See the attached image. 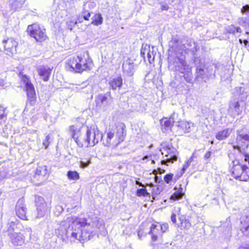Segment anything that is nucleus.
Instances as JSON below:
<instances>
[{
  "instance_id": "f257e3e1",
  "label": "nucleus",
  "mask_w": 249,
  "mask_h": 249,
  "mask_svg": "<svg viewBox=\"0 0 249 249\" xmlns=\"http://www.w3.org/2000/svg\"><path fill=\"white\" fill-rule=\"evenodd\" d=\"M103 224V220L95 215L83 218L69 217L61 222L55 230V234L66 243L75 240L87 241L97 234Z\"/></svg>"
},
{
  "instance_id": "f03ea898",
  "label": "nucleus",
  "mask_w": 249,
  "mask_h": 249,
  "mask_svg": "<svg viewBox=\"0 0 249 249\" xmlns=\"http://www.w3.org/2000/svg\"><path fill=\"white\" fill-rule=\"evenodd\" d=\"M181 44L172 46L169 50V68L174 71L184 73V80L188 83L192 82V74L189 71L190 68L185 61V50Z\"/></svg>"
},
{
  "instance_id": "7ed1b4c3",
  "label": "nucleus",
  "mask_w": 249,
  "mask_h": 249,
  "mask_svg": "<svg viewBox=\"0 0 249 249\" xmlns=\"http://www.w3.org/2000/svg\"><path fill=\"white\" fill-rule=\"evenodd\" d=\"M92 61L88 52L73 56L69 58L66 62V68L68 71L82 73L90 70Z\"/></svg>"
},
{
  "instance_id": "20e7f679",
  "label": "nucleus",
  "mask_w": 249,
  "mask_h": 249,
  "mask_svg": "<svg viewBox=\"0 0 249 249\" xmlns=\"http://www.w3.org/2000/svg\"><path fill=\"white\" fill-rule=\"evenodd\" d=\"M125 126L124 124H120L115 128L107 132L106 141L103 142L105 146L114 148L124 141L125 135L124 131Z\"/></svg>"
},
{
  "instance_id": "39448f33",
  "label": "nucleus",
  "mask_w": 249,
  "mask_h": 249,
  "mask_svg": "<svg viewBox=\"0 0 249 249\" xmlns=\"http://www.w3.org/2000/svg\"><path fill=\"white\" fill-rule=\"evenodd\" d=\"M241 93L238 98L232 99L229 103L228 112L233 117L241 115L244 109L245 101L248 96L246 92H244V89L239 88Z\"/></svg>"
},
{
  "instance_id": "423d86ee",
  "label": "nucleus",
  "mask_w": 249,
  "mask_h": 249,
  "mask_svg": "<svg viewBox=\"0 0 249 249\" xmlns=\"http://www.w3.org/2000/svg\"><path fill=\"white\" fill-rule=\"evenodd\" d=\"M27 32L30 36L34 38L37 42H42L48 38L46 29L43 26L37 23L29 25Z\"/></svg>"
},
{
  "instance_id": "0eeeda50",
  "label": "nucleus",
  "mask_w": 249,
  "mask_h": 249,
  "mask_svg": "<svg viewBox=\"0 0 249 249\" xmlns=\"http://www.w3.org/2000/svg\"><path fill=\"white\" fill-rule=\"evenodd\" d=\"M103 138L102 133L96 127H87L86 138L84 139L86 146H93L97 143Z\"/></svg>"
},
{
  "instance_id": "6e6552de",
  "label": "nucleus",
  "mask_w": 249,
  "mask_h": 249,
  "mask_svg": "<svg viewBox=\"0 0 249 249\" xmlns=\"http://www.w3.org/2000/svg\"><path fill=\"white\" fill-rule=\"evenodd\" d=\"M160 151L162 155L166 157V159L161 161L162 164L168 165V163H173L177 160L178 152L172 145L168 144L163 146Z\"/></svg>"
},
{
  "instance_id": "1a4fd4ad",
  "label": "nucleus",
  "mask_w": 249,
  "mask_h": 249,
  "mask_svg": "<svg viewBox=\"0 0 249 249\" xmlns=\"http://www.w3.org/2000/svg\"><path fill=\"white\" fill-rule=\"evenodd\" d=\"M236 142L239 145L246 148L248 146L247 142H249V126L243 127L236 131Z\"/></svg>"
},
{
  "instance_id": "9d476101",
  "label": "nucleus",
  "mask_w": 249,
  "mask_h": 249,
  "mask_svg": "<svg viewBox=\"0 0 249 249\" xmlns=\"http://www.w3.org/2000/svg\"><path fill=\"white\" fill-rule=\"evenodd\" d=\"M2 43L6 53L9 56L13 55L16 53L18 43L13 38H9L3 40Z\"/></svg>"
},
{
  "instance_id": "9b49d317",
  "label": "nucleus",
  "mask_w": 249,
  "mask_h": 249,
  "mask_svg": "<svg viewBox=\"0 0 249 249\" xmlns=\"http://www.w3.org/2000/svg\"><path fill=\"white\" fill-rule=\"evenodd\" d=\"M36 210L37 212V217H42L45 214L47 205L45 202L44 198L40 196L36 197Z\"/></svg>"
},
{
  "instance_id": "f8f14e48",
  "label": "nucleus",
  "mask_w": 249,
  "mask_h": 249,
  "mask_svg": "<svg viewBox=\"0 0 249 249\" xmlns=\"http://www.w3.org/2000/svg\"><path fill=\"white\" fill-rule=\"evenodd\" d=\"M16 213L17 216L21 219L27 220V208L24 204L23 198L19 199L16 206Z\"/></svg>"
},
{
  "instance_id": "ddd939ff",
  "label": "nucleus",
  "mask_w": 249,
  "mask_h": 249,
  "mask_svg": "<svg viewBox=\"0 0 249 249\" xmlns=\"http://www.w3.org/2000/svg\"><path fill=\"white\" fill-rule=\"evenodd\" d=\"M10 241L14 246H21L25 243V237L20 232H12L8 234Z\"/></svg>"
},
{
  "instance_id": "4468645a",
  "label": "nucleus",
  "mask_w": 249,
  "mask_h": 249,
  "mask_svg": "<svg viewBox=\"0 0 249 249\" xmlns=\"http://www.w3.org/2000/svg\"><path fill=\"white\" fill-rule=\"evenodd\" d=\"M22 81L25 84L28 98L33 100H34L36 98V94L33 85L27 76L25 75L23 77Z\"/></svg>"
},
{
  "instance_id": "2eb2a0df",
  "label": "nucleus",
  "mask_w": 249,
  "mask_h": 249,
  "mask_svg": "<svg viewBox=\"0 0 249 249\" xmlns=\"http://www.w3.org/2000/svg\"><path fill=\"white\" fill-rule=\"evenodd\" d=\"M22 81L25 84L28 98L33 100H34L36 98V94L33 85L27 76L25 75L23 77Z\"/></svg>"
},
{
  "instance_id": "dca6fc26",
  "label": "nucleus",
  "mask_w": 249,
  "mask_h": 249,
  "mask_svg": "<svg viewBox=\"0 0 249 249\" xmlns=\"http://www.w3.org/2000/svg\"><path fill=\"white\" fill-rule=\"evenodd\" d=\"M37 71L43 80L48 81L49 79L52 70L48 66H42L37 69Z\"/></svg>"
},
{
  "instance_id": "f3484780",
  "label": "nucleus",
  "mask_w": 249,
  "mask_h": 249,
  "mask_svg": "<svg viewBox=\"0 0 249 249\" xmlns=\"http://www.w3.org/2000/svg\"><path fill=\"white\" fill-rule=\"evenodd\" d=\"M149 234L151 235V239L153 241H157L162 237V233L157 224H153L151 225Z\"/></svg>"
},
{
  "instance_id": "a211bd4d",
  "label": "nucleus",
  "mask_w": 249,
  "mask_h": 249,
  "mask_svg": "<svg viewBox=\"0 0 249 249\" xmlns=\"http://www.w3.org/2000/svg\"><path fill=\"white\" fill-rule=\"evenodd\" d=\"M70 131L71 133V136L80 147L83 146V144L79 140L80 135V129L74 125H71L70 127Z\"/></svg>"
},
{
  "instance_id": "6ab92c4d",
  "label": "nucleus",
  "mask_w": 249,
  "mask_h": 249,
  "mask_svg": "<svg viewBox=\"0 0 249 249\" xmlns=\"http://www.w3.org/2000/svg\"><path fill=\"white\" fill-rule=\"evenodd\" d=\"M122 68L124 72L130 75H132L134 71L133 61L130 59H127L123 63Z\"/></svg>"
},
{
  "instance_id": "aec40b11",
  "label": "nucleus",
  "mask_w": 249,
  "mask_h": 249,
  "mask_svg": "<svg viewBox=\"0 0 249 249\" xmlns=\"http://www.w3.org/2000/svg\"><path fill=\"white\" fill-rule=\"evenodd\" d=\"M246 168H247L246 165L235 164L234 161L232 167V174L234 178L238 179L241 174L243 173V170H245Z\"/></svg>"
},
{
  "instance_id": "412c9836",
  "label": "nucleus",
  "mask_w": 249,
  "mask_h": 249,
  "mask_svg": "<svg viewBox=\"0 0 249 249\" xmlns=\"http://www.w3.org/2000/svg\"><path fill=\"white\" fill-rule=\"evenodd\" d=\"M232 129L228 128L218 131L215 135L216 139L222 141L226 139L231 134Z\"/></svg>"
},
{
  "instance_id": "4be33fe9",
  "label": "nucleus",
  "mask_w": 249,
  "mask_h": 249,
  "mask_svg": "<svg viewBox=\"0 0 249 249\" xmlns=\"http://www.w3.org/2000/svg\"><path fill=\"white\" fill-rule=\"evenodd\" d=\"M123 84V80L121 77H117L112 79L109 82V85L110 88L113 90H115L117 88L120 89Z\"/></svg>"
},
{
  "instance_id": "5701e85b",
  "label": "nucleus",
  "mask_w": 249,
  "mask_h": 249,
  "mask_svg": "<svg viewBox=\"0 0 249 249\" xmlns=\"http://www.w3.org/2000/svg\"><path fill=\"white\" fill-rule=\"evenodd\" d=\"M179 219L180 222V226L181 227L186 230L189 229L191 228L192 225L191 223L186 215H180L179 217Z\"/></svg>"
},
{
  "instance_id": "b1692460",
  "label": "nucleus",
  "mask_w": 249,
  "mask_h": 249,
  "mask_svg": "<svg viewBox=\"0 0 249 249\" xmlns=\"http://www.w3.org/2000/svg\"><path fill=\"white\" fill-rule=\"evenodd\" d=\"M174 122L172 115L169 119L165 118L160 120L161 125L164 126L167 129L171 128Z\"/></svg>"
},
{
  "instance_id": "393cba45",
  "label": "nucleus",
  "mask_w": 249,
  "mask_h": 249,
  "mask_svg": "<svg viewBox=\"0 0 249 249\" xmlns=\"http://www.w3.org/2000/svg\"><path fill=\"white\" fill-rule=\"evenodd\" d=\"M92 24L98 26L103 23V18L101 14H97L92 18Z\"/></svg>"
},
{
  "instance_id": "a878e982",
  "label": "nucleus",
  "mask_w": 249,
  "mask_h": 249,
  "mask_svg": "<svg viewBox=\"0 0 249 249\" xmlns=\"http://www.w3.org/2000/svg\"><path fill=\"white\" fill-rule=\"evenodd\" d=\"M150 49V46L147 44H142V46L141 50V55L144 61H145L146 56L147 57V55L149 53Z\"/></svg>"
},
{
  "instance_id": "bb28decb",
  "label": "nucleus",
  "mask_w": 249,
  "mask_h": 249,
  "mask_svg": "<svg viewBox=\"0 0 249 249\" xmlns=\"http://www.w3.org/2000/svg\"><path fill=\"white\" fill-rule=\"evenodd\" d=\"M178 126H180L185 132H189L190 130L191 126L193 124L191 123H188L186 121H181L178 123Z\"/></svg>"
},
{
  "instance_id": "cd10ccee",
  "label": "nucleus",
  "mask_w": 249,
  "mask_h": 249,
  "mask_svg": "<svg viewBox=\"0 0 249 249\" xmlns=\"http://www.w3.org/2000/svg\"><path fill=\"white\" fill-rule=\"evenodd\" d=\"M226 31L230 34L235 35L236 33H241L242 30L239 27H235L233 25H231L227 28Z\"/></svg>"
},
{
  "instance_id": "c85d7f7f",
  "label": "nucleus",
  "mask_w": 249,
  "mask_h": 249,
  "mask_svg": "<svg viewBox=\"0 0 249 249\" xmlns=\"http://www.w3.org/2000/svg\"><path fill=\"white\" fill-rule=\"evenodd\" d=\"M238 179L244 181L249 179V168L247 167L245 170H243V173L241 174Z\"/></svg>"
},
{
  "instance_id": "c756f323",
  "label": "nucleus",
  "mask_w": 249,
  "mask_h": 249,
  "mask_svg": "<svg viewBox=\"0 0 249 249\" xmlns=\"http://www.w3.org/2000/svg\"><path fill=\"white\" fill-rule=\"evenodd\" d=\"M67 177L69 179L77 180L79 179V173L75 171H69L67 173Z\"/></svg>"
},
{
  "instance_id": "7c9ffc66",
  "label": "nucleus",
  "mask_w": 249,
  "mask_h": 249,
  "mask_svg": "<svg viewBox=\"0 0 249 249\" xmlns=\"http://www.w3.org/2000/svg\"><path fill=\"white\" fill-rule=\"evenodd\" d=\"M182 191L183 189L182 188H179L177 192L174 193L171 196V198L175 200L181 199L183 196Z\"/></svg>"
},
{
  "instance_id": "2f4dec72",
  "label": "nucleus",
  "mask_w": 249,
  "mask_h": 249,
  "mask_svg": "<svg viewBox=\"0 0 249 249\" xmlns=\"http://www.w3.org/2000/svg\"><path fill=\"white\" fill-rule=\"evenodd\" d=\"M98 102H100L102 105L107 106L108 104V100L105 94H99L97 98Z\"/></svg>"
},
{
  "instance_id": "473e14b6",
  "label": "nucleus",
  "mask_w": 249,
  "mask_h": 249,
  "mask_svg": "<svg viewBox=\"0 0 249 249\" xmlns=\"http://www.w3.org/2000/svg\"><path fill=\"white\" fill-rule=\"evenodd\" d=\"M156 52L154 50V48L152 47L149 51V53L147 55V59L149 63L152 64L154 61L155 56L156 54Z\"/></svg>"
},
{
  "instance_id": "72a5a7b5",
  "label": "nucleus",
  "mask_w": 249,
  "mask_h": 249,
  "mask_svg": "<svg viewBox=\"0 0 249 249\" xmlns=\"http://www.w3.org/2000/svg\"><path fill=\"white\" fill-rule=\"evenodd\" d=\"M216 68V66H214L213 65L207 67L206 69L207 73H206V75L207 77H214L215 76V70H213V68Z\"/></svg>"
},
{
  "instance_id": "f704fd0d",
  "label": "nucleus",
  "mask_w": 249,
  "mask_h": 249,
  "mask_svg": "<svg viewBox=\"0 0 249 249\" xmlns=\"http://www.w3.org/2000/svg\"><path fill=\"white\" fill-rule=\"evenodd\" d=\"M156 224H157V226L162 234L168 231L169 227L167 223L160 224L159 223H157Z\"/></svg>"
},
{
  "instance_id": "c9c22d12",
  "label": "nucleus",
  "mask_w": 249,
  "mask_h": 249,
  "mask_svg": "<svg viewBox=\"0 0 249 249\" xmlns=\"http://www.w3.org/2000/svg\"><path fill=\"white\" fill-rule=\"evenodd\" d=\"M136 195L138 196H147L149 195V193L147 192L145 188L138 189L136 192Z\"/></svg>"
},
{
  "instance_id": "e433bc0d",
  "label": "nucleus",
  "mask_w": 249,
  "mask_h": 249,
  "mask_svg": "<svg viewBox=\"0 0 249 249\" xmlns=\"http://www.w3.org/2000/svg\"><path fill=\"white\" fill-rule=\"evenodd\" d=\"M205 72L204 70L202 69L201 67H197L196 68V77H200L201 78L203 79L204 78Z\"/></svg>"
},
{
  "instance_id": "4c0bfd02",
  "label": "nucleus",
  "mask_w": 249,
  "mask_h": 249,
  "mask_svg": "<svg viewBox=\"0 0 249 249\" xmlns=\"http://www.w3.org/2000/svg\"><path fill=\"white\" fill-rule=\"evenodd\" d=\"M173 177V174H167L164 177V180L167 183H169L172 179Z\"/></svg>"
},
{
  "instance_id": "58836bf2",
  "label": "nucleus",
  "mask_w": 249,
  "mask_h": 249,
  "mask_svg": "<svg viewBox=\"0 0 249 249\" xmlns=\"http://www.w3.org/2000/svg\"><path fill=\"white\" fill-rule=\"evenodd\" d=\"M82 17L84 19L86 20H89V18L90 17V13L88 11H84L82 14Z\"/></svg>"
},
{
  "instance_id": "ea45409f",
  "label": "nucleus",
  "mask_w": 249,
  "mask_h": 249,
  "mask_svg": "<svg viewBox=\"0 0 249 249\" xmlns=\"http://www.w3.org/2000/svg\"><path fill=\"white\" fill-rule=\"evenodd\" d=\"M50 139V137L49 135H48L46 136L45 139L43 141V145L47 148L50 144L49 140Z\"/></svg>"
},
{
  "instance_id": "a19ab883",
  "label": "nucleus",
  "mask_w": 249,
  "mask_h": 249,
  "mask_svg": "<svg viewBox=\"0 0 249 249\" xmlns=\"http://www.w3.org/2000/svg\"><path fill=\"white\" fill-rule=\"evenodd\" d=\"M241 12L243 14H245L249 12V5H245L241 9Z\"/></svg>"
},
{
  "instance_id": "79ce46f5",
  "label": "nucleus",
  "mask_w": 249,
  "mask_h": 249,
  "mask_svg": "<svg viewBox=\"0 0 249 249\" xmlns=\"http://www.w3.org/2000/svg\"><path fill=\"white\" fill-rule=\"evenodd\" d=\"M55 209L58 211L57 214H60L63 211V209L62 206L57 205L55 207Z\"/></svg>"
},
{
  "instance_id": "37998d69",
  "label": "nucleus",
  "mask_w": 249,
  "mask_h": 249,
  "mask_svg": "<svg viewBox=\"0 0 249 249\" xmlns=\"http://www.w3.org/2000/svg\"><path fill=\"white\" fill-rule=\"evenodd\" d=\"M89 163L90 162H85L84 161H81L80 162V166L82 168H85L88 166L89 165Z\"/></svg>"
},
{
  "instance_id": "c03bdc74",
  "label": "nucleus",
  "mask_w": 249,
  "mask_h": 249,
  "mask_svg": "<svg viewBox=\"0 0 249 249\" xmlns=\"http://www.w3.org/2000/svg\"><path fill=\"white\" fill-rule=\"evenodd\" d=\"M6 116L5 114L4 108L0 105V117Z\"/></svg>"
},
{
  "instance_id": "a18cd8bd",
  "label": "nucleus",
  "mask_w": 249,
  "mask_h": 249,
  "mask_svg": "<svg viewBox=\"0 0 249 249\" xmlns=\"http://www.w3.org/2000/svg\"><path fill=\"white\" fill-rule=\"evenodd\" d=\"M83 18L82 17V15L81 16L79 15V17L77 18L76 21H75V24H77L78 22L81 23L83 22Z\"/></svg>"
},
{
  "instance_id": "49530a36",
  "label": "nucleus",
  "mask_w": 249,
  "mask_h": 249,
  "mask_svg": "<svg viewBox=\"0 0 249 249\" xmlns=\"http://www.w3.org/2000/svg\"><path fill=\"white\" fill-rule=\"evenodd\" d=\"M42 167H39L36 169V175H42L43 174L42 173L41 169H42Z\"/></svg>"
},
{
  "instance_id": "de8ad7c7",
  "label": "nucleus",
  "mask_w": 249,
  "mask_h": 249,
  "mask_svg": "<svg viewBox=\"0 0 249 249\" xmlns=\"http://www.w3.org/2000/svg\"><path fill=\"white\" fill-rule=\"evenodd\" d=\"M171 221L173 223H175L176 222V215L174 213H173L171 215Z\"/></svg>"
},
{
  "instance_id": "09e8293b",
  "label": "nucleus",
  "mask_w": 249,
  "mask_h": 249,
  "mask_svg": "<svg viewBox=\"0 0 249 249\" xmlns=\"http://www.w3.org/2000/svg\"><path fill=\"white\" fill-rule=\"evenodd\" d=\"M211 152L210 151H207L205 153V154L204 155V158H205V159H208L211 157Z\"/></svg>"
},
{
  "instance_id": "8fccbe9b",
  "label": "nucleus",
  "mask_w": 249,
  "mask_h": 249,
  "mask_svg": "<svg viewBox=\"0 0 249 249\" xmlns=\"http://www.w3.org/2000/svg\"><path fill=\"white\" fill-rule=\"evenodd\" d=\"M6 116L0 117V125L5 121Z\"/></svg>"
},
{
  "instance_id": "3c124183",
  "label": "nucleus",
  "mask_w": 249,
  "mask_h": 249,
  "mask_svg": "<svg viewBox=\"0 0 249 249\" xmlns=\"http://www.w3.org/2000/svg\"><path fill=\"white\" fill-rule=\"evenodd\" d=\"M189 166L188 164L185 163L182 169V171L183 172H184V171L186 170V169Z\"/></svg>"
},
{
  "instance_id": "603ef678",
  "label": "nucleus",
  "mask_w": 249,
  "mask_h": 249,
  "mask_svg": "<svg viewBox=\"0 0 249 249\" xmlns=\"http://www.w3.org/2000/svg\"><path fill=\"white\" fill-rule=\"evenodd\" d=\"M245 160L246 161H248V164L249 165V154L245 155Z\"/></svg>"
},
{
  "instance_id": "864d4df0",
  "label": "nucleus",
  "mask_w": 249,
  "mask_h": 249,
  "mask_svg": "<svg viewBox=\"0 0 249 249\" xmlns=\"http://www.w3.org/2000/svg\"><path fill=\"white\" fill-rule=\"evenodd\" d=\"M169 8L168 6L165 5H162L161 6V10H167Z\"/></svg>"
},
{
  "instance_id": "5fc2aeb1",
  "label": "nucleus",
  "mask_w": 249,
  "mask_h": 249,
  "mask_svg": "<svg viewBox=\"0 0 249 249\" xmlns=\"http://www.w3.org/2000/svg\"><path fill=\"white\" fill-rule=\"evenodd\" d=\"M18 2L17 1H15L14 3H12L11 4V7L12 9H14L15 10H16L17 9V7L16 6H15V4H16L17 3H18Z\"/></svg>"
},
{
  "instance_id": "6e6d98bb",
  "label": "nucleus",
  "mask_w": 249,
  "mask_h": 249,
  "mask_svg": "<svg viewBox=\"0 0 249 249\" xmlns=\"http://www.w3.org/2000/svg\"><path fill=\"white\" fill-rule=\"evenodd\" d=\"M193 157H191L185 163L188 164L189 165H190V163L193 161Z\"/></svg>"
},
{
  "instance_id": "4d7b16f0",
  "label": "nucleus",
  "mask_w": 249,
  "mask_h": 249,
  "mask_svg": "<svg viewBox=\"0 0 249 249\" xmlns=\"http://www.w3.org/2000/svg\"><path fill=\"white\" fill-rule=\"evenodd\" d=\"M193 157H191L185 163L188 164L189 165H190V163L193 161Z\"/></svg>"
},
{
  "instance_id": "13d9d810",
  "label": "nucleus",
  "mask_w": 249,
  "mask_h": 249,
  "mask_svg": "<svg viewBox=\"0 0 249 249\" xmlns=\"http://www.w3.org/2000/svg\"><path fill=\"white\" fill-rule=\"evenodd\" d=\"M193 157H191L185 163L188 164L189 165H190V163L193 161Z\"/></svg>"
},
{
  "instance_id": "bf43d9fd",
  "label": "nucleus",
  "mask_w": 249,
  "mask_h": 249,
  "mask_svg": "<svg viewBox=\"0 0 249 249\" xmlns=\"http://www.w3.org/2000/svg\"><path fill=\"white\" fill-rule=\"evenodd\" d=\"M4 85H5L4 80L2 78H0V87L4 86Z\"/></svg>"
},
{
  "instance_id": "052dcab7",
  "label": "nucleus",
  "mask_w": 249,
  "mask_h": 249,
  "mask_svg": "<svg viewBox=\"0 0 249 249\" xmlns=\"http://www.w3.org/2000/svg\"><path fill=\"white\" fill-rule=\"evenodd\" d=\"M239 249H249V246H242L240 247Z\"/></svg>"
},
{
  "instance_id": "680f3d73",
  "label": "nucleus",
  "mask_w": 249,
  "mask_h": 249,
  "mask_svg": "<svg viewBox=\"0 0 249 249\" xmlns=\"http://www.w3.org/2000/svg\"><path fill=\"white\" fill-rule=\"evenodd\" d=\"M243 43L244 44L245 46H247L249 43V42L247 40L245 39L243 40Z\"/></svg>"
},
{
  "instance_id": "e2e57ef3",
  "label": "nucleus",
  "mask_w": 249,
  "mask_h": 249,
  "mask_svg": "<svg viewBox=\"0 0 249 249\" xmlns=\"http://www.w3.org/2000/svg\"><path fill=\"white\" fill-rule=\"evenodd\" d=\"M136 184L137 185H139V186H142L143 185L142 184V183L140 182H139V181H136Z\"/></svg>"
},
{
  "instance_id": "0e129e2a",
  "label": "nucleus",
  "mask_w": 249,
  "mask_h": 249,
  "mask_svg": "<svg viewBox=\"0 0 249 249\" xmlns=\"http://www.w3.org/2000/svg\"><path fill=\"white\" fill-rule=\"evenodd\" d=\"M245 22H247L249 24V16L245 18Z\"/></svg>"
},
{
  "instance_id": "69168bd1",
  "label": "nucleus",
  "mask_w": 249,
  "mask_h": 249,
  "mask_svg": "<svg viewBox=\"0 0 249 249\" xmlns=\"http://www.w3.org/2000/svg\"><path fill=\"white\" fill-rule=\"evenodd\" d=\"M150 157L148 156H144L143 158H142V160H147V159H148Z\"/></svg>"
},
{
  "instance_id": "338daca9",
  "label": "nucleus",
  "mask_w": 249,
  "mask_h": 249,
  "mask_svg": "<svg viewBox=\"0 0 249 249\" xmlns=\"http://www.w3.org/2000/svg\"><path fill=\"white\" fill-rule=\"evenodd\" d=\"M239 41L241 44L243 43V40H242L241 39H239Z\"/></svg>"
},
{
  "instance_id": "774afa93",
  "label": "nucleus",
  "mask_w": 249,
  "mask_h": 249,
  "mask_svg": "<svg viewBox=\"0 0 249 249\" xmlns=\"http://www.w3.org/2000/svg\"><path fill=\"white\" fill-rule=\"evenodd\" d=\"M151 162H152V163H154L155 161L154 160H152Z\"/></svg>"
}]
</instances>
